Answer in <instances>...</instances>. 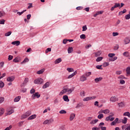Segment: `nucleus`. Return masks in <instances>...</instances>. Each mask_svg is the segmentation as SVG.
<instances>
[{"mask_svg": "<svg viewBox=\"0 0 130 130\" xmlns=\"http://www.w3.org/2000/svg\"><path fill=\"white\" fill-rule=\"evenodd\" d=\"M105 120L106 121H113L114 120V117H110V116H108L106 117Z\"/></svg>", "mask_w": 130, "mask_h": 130, "instance_id": "7", "label": "nucleus"}, {"mask_svg": "<svg viewBox=\"0 0 130 130\" xmlns=\"http://www.w3.org/2000/svg\"><path fill=\"white\" fill-rule=\"evenodd\" d=\"M113 36L115 37V36H118V32H113Z\"/></svg>", "mask_w": 130, "mask_h": 130, "instance_id": "63", "label": "nucleus"}, {"mask_svg": "<svg viewBox=\"0 0 130 130\" xmlns=\"http://www.w3.org/2000/svg\"><path fill=\"white\" fill-rule=\"evenodd\" d=\"M87 80V77L83 74L80 77V81L81 82H85Z\"/></svg>", "mask_w": 130, "mask_h": 130, "instance_id": "6", "label": "nucleus"}, {"mask_svg": "<svg viewBox=\"0 0 130 130\" xmlns=\"http://www.w3.org/2000/svg\"><path fill=\"white\" fill-rule=\"evenodd\" d=\"M37 115L36 114L32 115L30 117L28 118V120H32V119H35V118L37 117Z\"/></svg>", "mask_w": 130, "mask_h": 130, "instance_id": "13", "label": "nucleus"}, {"mask_svg": "<svg viewBox=\"0 0 130 130\" xmlns=\"http://www.w3.org/2000/svg\"><path fill=\"white\" fill-rule=\"evenodd\" d=\"M28 61H29V59H28L27 58H25L24 60L21 62V64H23V63H26V62H28Z\"/></svg>", "mask_w": 130, "mask_h": 130, "instance_id": "37", "label": "nucleus"}, {"mask_svg": "<svg viewBox=\"0 0 130 130\" xmlns=\"http://www.w3.org/2000/svg\"><path fill=\"white\" fill-rule=\"evenodd\" d=\"M115 56V54H114V53H109L108 54V56L109 57H113V56Z\"/></svg>", "mask_w": 130, "mask_h": 130, "instance_id": "51", "label": "nucleus"}, {"mask_svg": "<svg viewBox=\"0 0 130 130\" xmlns=\"http://www.w3.org/2000/svg\"><path fill=\"white\" fill-rule=\"evenodd\" d=\"M126 71L127 75H130V67L127 68Z\"/></svg>", "mask_w": 130, "mask_h": 130, "instance_id": "48", "label": "nucleus"}, {"mask_svg": "<svg viewBox=\"0 0 130 130\" xmlns=\"http://www.w3.org/2000/svg\"><path fill=\"white\" fill-rule=\"evenodd\" d=\"M14 80H15L14 76L9 77L7 79L8 82H13Z\"/></svg>", "mask_w": 130, "mask_h": 130, "instance_id": "9", "label": "nucleus"}, {"mask_svg": "<svg viewBox=\"0 0 130 130\" xmlns=\"http://www.w3.org/2000/svg\"><path fill=\"white\" fill-rule=\"evenodd\" d=\"M21 92H22L23 93H25V92H27V89L26 88H22L21 89Z\"/></svg>", "mask_w": 130, "mask_h": 130, "instance_id": "56", "label": "nucleus"}, {"mask_svg": "<svg viewBox=\"0 0 130 130\" xmlns=\"http://www.w3.org/2000/svg\"><path fill=\"white\" fill-rule=\"evenodd\" d=\"M115 8H119V7H120V4L119 3H115L114 6Z\"/></svg>", "mask_w": 130, "mask_h": 130, "instance_id": "50", "label": "nucleus"}, {"mask_svg": "<svg viewBox=\"0 0 130 130\" xmlns=\"http://www.w3.org/2000/svg\"><path fill=\"white\" fill-rule=\"evenodd\" d=\"M119 107L123 108L125 106V103L124 102H121L118 104Z\"/></svg>", "mask_w": 130, "mask_h": 130, "instance_id": "10", "label": "nucleus"}, {"mask_svg": "<svg viewBox=\"0 0 130 130\" xmlns=\"http://www.w3.org/2000/svg\"><path fill=\"white\" fill-rule=\"evenodd\" d=\"M98 121H99V120H98V119H96L94 120H92L90 122V124H95V123H97V122H98Z\"/></svg>", "mask_w": 130, "mask_h": 130, "instance_id": "12", "label": "nucleus"}, {"mask_svg": "<svg viewBox=\"0 0 130 130\" xmlns=\"http://www.w3.org/2000/svg\"><path fill=\"white\" fill-rule=\"evenodd\" d=\"M127 118L124 117L123 119L121 120L122 123H123V124H126V123L127 122Z\"/></svg>", "mask_w": 130, "mask_h": 130, "instance_id": "16", "label": "nucleus"}, {"mask_svg": "<svg viewBox=\"0 0 130 130\" xmlns=\"http://www.w3.org/2000/svg\"><path fill=\"white\" fill-rule=\"evenodd\" d=\"M102 53V51L99 50L96 52L94 53V54H95V56L96 57H98V56H100Z\"/></svg>", "mask_w": 130, "mask_h": 130, "instance_id": "8", "label": "nucleus"}, {"mask_svg": "<svg viewBox=\"0 0 130 130\" xmlns=\"http://www.w3.org/2000/svg\"><path fill=\"white\" fill-rule=\"evenodd\" d=\"M108 66H109V62H105L103 64V67H104V68H106V67H108Z\"/></svg>", "mask_w": 130, "mask_h": 130, "instance_id": "35", "label": "nucleus"}, {"mask_svg": "<svg viewBox=\"0 0 130 130\" xmlns=\"http://www.w3.org/2000/svg\"><path fill=\"white\" fill-rule=\"evenodd\" d=\"M100 128L101 130H106V127L105 126H101Z\"/></svg>", "mask_w": 130, "mask_h": 130, "instance_id": "64", "label": "nucleus"}, {"mask_svg": "<svg viewBox=\"0 0 130 130\" xmlns=\"http://www.w3.org/2000/svg\"><path fill=\"white\" fill-rule=\"evenodd\" d=\"M123 116H128L130 118V113L129 112H124L123 114Z\"/></svg>", "mask_w": 130, "mask_h": 130, "instance_id": "25", "label": "nucleus"}, {"mask_svg": "<svg viewBox=\"0 0 130 130\" xmlns=\"http://www.w3.org/2000/svg\"><path fill=\"white\" fill-rule=\"evenodd\" d=\"M34 83L35 84H38L39 85H40L43 83V79L42 78H38L34 81Z\"/></svg>", "mask_w": 130, "mask_h": 130, "instance_id": "1", "label": "nucleus"}, {"mask_svg": "<svg viewBox=\"0 0 130 130\" xmlns=\"http://www.w3.org/2000/svg\"><path fill=\"white\" fill-rule=\"evenodd\" d=\"M5 113V110L3 108H0V116Z\"/></svg>", "mask_w": 130, "mask_h": 130, "instance_id": "34", "label": "nucleus"}, {"mask_svg": "<svg viewBox=\"0 0 130 130\" xmlns=\"http://www.w3.org/2000/svg\"><path fill=\"white\" fill-rule=\"evenodd\" d=\"M92 99H96V96H88L83 99V101H90V100H92Z\"/></svg>", "mask_w": 130, "mask_h": 130, "instance_id": "2", "label": "nucleus"}, {"mask_svg": "<svg viewBox=\"0 0 130 130\" xmlns=\"http://www.w3.org/2000/svg\"><path fill=\"white\" fill-rule=\"evenodd\" d=\"M51 51V48H48L46 51H45V53H48V52Z\"/></svg>", "mask_w": 130, "mask_h": 130, "instance_id": "49", "label": "nucleus"}, {"mask_svg": "<svg viewBox=\"0 0 130 130\" xmlns=\"http://www.w3.org/2000/svg\"><path fill=\"white\" fill-rule=\"evenodd\" d=\"M49 124H50V123H52L53 122V119L51 118L48 120Z\"/></svg>", "mask_w": 130, "mask_h": 130, "instance_id": "59", "label": "nucleus"}, {"mask_svg": "<svg viewBox=\"0 0 130 130\" xmlns=\"http://www.w3.org/2000/svg\"><path fill=\"white\" fill-rule=\"evenodd\" d=\"M63 99L64 101H66V102H70V99H69V96H68V95H67L63 96Z\"/></svg>", "mask_w": 130, "mask_h": 130, "instance_id": "15", "label": "nucleus"}, {"mask_svg": "<svg viewBox=\"0 0 130 130\" xmlns=\"http://www.w3.org/2000/svg\"><path fill=\"white\" fill-rule=\"evenodd\" d=\"M102 59H103V57H98L96 59V61H97L98 62H99V61H101Z\"/></svg>", "mask_w": 130, "mask_h": 130, "instance_id": "36", "label": "nucleus"}, {"mask_svg": "<svg viewBox=\"0 0 130 130\" xmlns=\"http://www.w3.org/2000/svg\"><path fill=\"white\" fill-rule=\"evenodd\" d=\"M59 113H60V114H67V111L64 110H61L59 112Z\"/></svg>", "mask_w": 130, "mask_h": 130, "instance_id": "33", "label": "nucleus"}, {"mask_svg": "<svg viewBox=\"0 0 130 130\" xmlns=\"http://www.w3.org/2000/svg\"><path fill=\"white\" fill-rule=\"evenodd\" d=\"M33 100H34V99H35V98H40V94H39V92H36L35 93L32 94V96H31Z\"/></svg>", "mask_w": 130, "mask_h": 130, "instance_id": "3", "label": "nucleus"}, {"mask_svg": "<svg viewBox=\"0 0 130 130\" xmlns=\"http://www.w3.org/2000/svg\"><path fill=\"white\" fill-rule=\"evenodd\" d=\"M20 41H16L12 42V44L13 45H16V46H19L20 45Z\"/></svg>", "mask_w": 130, "mask_h": 130, "instance_id": "11", "label": "nucleus"}, {"mask_svg": "<svg viewBox=\"0 0 130 130\" xmlns=\"http://www.w3.org/2000/svg\"><path fill=\"white\" fill-rule=\"evenodd\" d=\"M103 79V78L102 77L96 78L94 79V82H95V83H99V82H101V81H102Z\"/></svg>", "mask_w": 130, "mask_h": 130, "instance_id": "14", "label": "nucleus"}, {"mask_svg": "<svg viewBox=\"0 0 130 130\" xmlns=\"http://www.w3.org/2000/svg\"><path fill=\"white\" fill-rule=\"evenodd\" d=\"M125 18L126 20H129V19H130L129 14H128V15H125Z\"/></svg>", "mask_w": 130, "mask_h": 130, "instance_id": "55", "label": "nucleus"}, {"mask_svg": "<svg viewBox=\"0 0 130 130\" xmlns=\"http://www.w3.org/2000/svg\"><path fill=\"white\" fill-rule=\"evenodd\" d=\"M73 51H74V49L73 48V47H70L68 48V53H72Z\"/></svg>", "mask_w": 130, "mask_h": 130, "instance_id": "26", "label": "nucleus"}, {"mask_svg": "<svg viewBox=\"0 0 130 130\" xmlns=\"http://www.w3.org/2000/svg\"><path fill=\"white\" fill-rule=\"evenodd\" d=\"M67 70L68 71L69 73H72L74 72V69L73 68H68L67 69Z\"/></svg>", "mask_w": 130, "mask_h": 130, "instance_id": "38", "label": "nucleus"}, {"mask_svg": "<svg viewBox=\"0 0 130 130\" xmlns=\"http://www.w3.org/2000/svg\"><path fill=\"white\" fill-rule=\"evenodd\" d=\"M5 87V83L3 82L2 81H0V88L2 89V88H4Z\"/></svg>", "mask_w": 130, "mask_h": 130, "instance_id": "39", "label": "nucleus"}, {"mask_svg": "<svg viewBox=\"0 0 130 130\" xmlns=\"http://www.w3.org/2000/svg\"><path fill=\"white\" fill-rule=\"evenodd\" d=\"M26 11H27L26 10H23V11H22L21 12H17V15H19V16H21V15H22V14H24V13H25V12H26Z\"/></svg>", "mask_w": 130, "mask_h": 130, "instance_id": "41", "label": "nucleus"}, {"mask_svg": "<svg viewBox=\"0 0 130 130\" xmlns=\"http://www.w3.org/2000/svg\"><path fill=\"white\" fill-rule=\"evenodd\" d=\"M103 117H104V115H103V114H99L98 116V118H99V119H102Z\"/></svg>", "mask_w": 130, "mask_h": 130, "instance_id": "30", "label": "nucleus"}, {"mask_svg": "<svg viewBox=\"0 0 130 130\" xmlns=\"http://www.w3.org/2000/svg\"><path fill=\"white\" fill-rule=\"evenodd\" d=\"M86 94V92L85 91H82L80 92V95H81L82 97H85V95Z\"/></svg>", "mask_w": 130, "mask_h": 130, "instance_id": "43", "label": "nucleus"}, {"mask_svg": "<svg viewBox=\"0 0 130 130\" xmlns=\"http://www.w3.org/2000/svg\"><path fill=\"white\" fill-rule=\"evenodd\" d=\"M80 38L81 39H86V35L85 34H82L80 35Z\"/></svg>", "mask_w": 130, "mask_h": 130, "instance_id": "42", "label": "nucleus"}, {"mask_svg": "<svg viewBox=\"0 0 130 130\" xmlns=\"http://www.w3.org/2000/svg\"><path fill=\"white\" fill-rule=\"evenodd\" d=\"M125 130H130V125L126 124V128H125Z\"/></svg>", "mask_w": 130, "mask_h": 130, "instance_id": "54", "label": "nucleus"}, {"mask_svg": "<svg viewBox=\"0 0 130 130\" xmlns=\"http://www.w3.org/2000/svg\"><path fill=\"white\" fill-rule=\"evenodd\" d=\"M13 61L14 62H19V59L18 58V57H16L13 59Z\"/></svg>", "mask_w": 130, "mask_h": 130, "instance_id": "60", "label": "nucleus"}, {"mask_svg": "<svg viewBox=\"0 0 130 130\" xmlns=\"http://www.w3.org/2000/svg\"><path fill=\"white\" fill-rule=\"evenodd\" d=\"M27 117H28V116H27L26 113H25L21 116V119H24V118H27Z\"/></svg>", "mask_w": 130, "mask_h": 130, "instance_id": "40", "label": "nucleus"}, {"mask_svg": "<svg viewBox=\"0 0 130 130\" xmlns=\"http://www.w3.org/2000/svg\"><path fill=\"white\" fill-rule=\"evenodd\" d=\"M13 59V56L9 55L8 56V60H12Z\"/></svg>", "mask_w": 130, "mask_h": 130, "instance_id": "61", "label": "nucleus"}, {"mask_svg": "<svg viewBox=\"0 0 130 130\" xmlns=\"http://www.w3.org/2000/svg\"><path fill=\"white\" fill-rule=\"evenodd\" d=\"M12 34V31H8V32L5 33V36L8 37L10 36Z\"/></svg>", "mask_w": 130, "mask_h": 130, "instance_id": "47", "label": "nucleus"}, {"mask_svg": "<svg viewBox=\"0 0 130 130\" xmlns=\"http://www.w3.org/2000/svg\"><path fill=\"white\" fill-rule=\"evenodd\" d=\"M124 41L125 44H128V43H129V42H130V40L128 38H126L124 39Z\"/></svg>", "mask_w": 130, "mask_h": 130, "instance_id": "24", "label": "nucleus"}, {"mask_svg": "<svg viewBox=\"0 0 130 130\" xmlns=\"http://www.w3.org/2000/svg\"><path fill=\"white\" fill-rule=\"evenodd\" d=\"M12 113H14V110L13 109H11V110L8 111V112H7L8 115H11V114H12Z\"/></svg>", "mask_w": 130, "mask_h": 130, "instance_id": "32", "label": "nucleus"}, {"mask_svg": "<svg viewBox=\"0 0 130 130\" xmlns=\"http://www.w3.org/2000/svg\"><path fill=\"white\" fill-rule=\"evenodd\" d=\"M5 22H6V20H5V19H2L0 20V24L2 25H5Z\"/></svg>", "mask_w": 130, "mask_h": 130, "instance_id": "52", "label": "nucleus"}, {"mask_svg": "<svg viewBox=\"0 0 130 130\" xmlns=\"http://www.w3.org/2000/svg\"><path fill=\"white\" fill-rule=\"evenodd\" d=\"M87 29H88V28H87V25H84L83 26H82V31H86V30Z\"/></svg>", "mask_w": 130, "mask_h": 130, "instance_id": "44", "label": "nucleus"}, {"mask_svg": "<svg viewBox=\"0 0 130 130\" xmlns=\"http://www.w3.org/2000/svg\"><path fill=\"white\" fill-rule=\"evenodd\" d=\"M49 87V82H46L43 86V89H46V88H48Z\"/></svg>", "mask_w": 130, "mask_h": 130, "instance_id": "20", "label": "nucleus"}, {"mask_svg": "<svg viewBox=\"0 0 130 130\" xmlns=\"http://www.w3.org/2000/svg\"><path fill=\"white\" fill-rule=\"evenodd\" d=\"M26 115H27V117L28 116H30L31 115V111H28L25 113Z\"/></svg>", "mask_w": 130, "mask_h": 130, "instance_id": "53", "label": "nucleus"}, {"mask_svg": "<svg viewBox=\"0 0 130 130\" xmlns=\"http://www.w3.org/2000/svg\"><path fill=\"white\" fill-rule=\"evenodd\" d=\"M67 92L69 94H71L72 90H71V88H67Z\"/></svg>", "mask_w": 130, "mask_h": 130, "instance_id": "62", "label": "nucleus"}, {"mask_svg": "<svg viewBox=\"0 0 130 130\" xmlns=\"http://www.w3.org/2000/svg\"><path fill=\"white\" fill-rule=\"evenodd\" d=\"M45 71V69H41V70L37 72V74H38V75H41L42 74H43V73H44Z\"/></svg>", "mask_w": 130, "mask_h": 130, "instance_id": "19", "label": "nucleus"}, {"mask_svg": "<svg viewBox=\"0 0 130 130\" xmlns=\"http://www.w3.org/2000/svg\"><path fill=\"white\" fill-rule=\"evenodd\" d=\"M76 75H77V71H75V72L72 73L71 75H69L68 77V79H72V78H73V77H74V76H76Z\"/></svg>", "mask_w": 130, "mask_h": 130, "instance_id": "17", "label": "nucleus"}, {"mask_svg": "<svg viewBox=\"0 0 130 130\" xmlns=\"http://www.w3.org/2000/svg\"><path fill=\"white\" fill-rule=\"evenodd\" d=\"M123 55L128 57V56H129V53L128 51H126L123 53Z\"/></svg>", "mask_w": 130, "mask_h": 130, "instance_id": "28", "label": "nucleus"}, {"mask_svg": "<svg viewBox=\"0 0 130 130\" xmlns=\"http://www.w3.org/2000/svg\"><path fill=\"white\" fill-rule=\"evenodd\" d=\"M43 124H49L48 120H46L43 122Z\"/></svg>", "mask_w": 130, "mask_h": 130, "instance_id": "58", "label": "nucleus"}, {"mask_svg": "<svg viewBox=\"0 0 130 130\" xmlns=\"http://www.w3.org/2000/svg\"><path fill=\"white\" fill-rule=\"evenodd\" d=\"M110 101L111 102H116V101H118V99L116 96H112L110 99Z\"/></svg>", "mask_w": 130, "mask_h": 130, "instance_id": "4", "label": "nucleus"}, {"mask_svg": "<svg viewBox=\"0 0 130 130\" xmlns=\"http://www.w3.org/2000/svg\"><path fill=\"white\" fill-rule=\"evenodd\" d=\"M61 61H62V60L61 58H59L55 60L54 63L55 64H57V63H59V62H61Z\"/></svg>", "mask_w": 130, "mask_h": 130, "instance_id": "18", "label": "nucleus"}, {"mask_svg": "<svg viewBox=\"0 0 130 130\" xmlns=\"http://www.w3.org/2000/svg\"><path fill=\"white\" fill-rule=\"evenodd\" d=\"M96 68L98 69V70H103V68H102V65H98L96 66Z\"/></svg>", "mask_w": 130, "mask_h": 130, "instance_id": "46", "label": "nucleus"}, {"mask_svg": "<svg viewBox=\"0 0 130 130\" xmlns=\"http://www.w3.org/2000/svg\"><path fill=\"white\" fill-rule=\"evenodd\" d=\"M109 112H110V111L109 110H108V109L104 110V113L105 114H108V113H109Z\"/></svg>", "mask_w": 130, "mask_h": 130, "instance_id": "45", "label": "nucleus"}, {"mask_svg": "<svg viewBox=\"0 0 130 130\" xmlns=\"http://www.w3.org/2000/svg\"><path fill=\"white\" fill-rule=\"evenodd\" d=\"M5 100V98L4 97H0V104L3 103Z\"/></svg>", "mask_w": 130, "mask_h": 130, "instance_id": "57", "label": "nucleus"}, {"mask_svg": "<svg viewBox=\"0 0 130 130\" xmlns=\"http://www.w3.org/2000/svg\"><path fill=\"white\" fill-rule=\"evenodd\" d=\"M20 99H21V96H18L14 99V102H19V101H20Z\"/></svg>", "mask_w": 130, "mask_h": 130, "instance_id": "22", "label": "nucleus"}, {"mask_svg": "<svg viewBox=\"0 0 130 130\" xmlns=\"http://www.w3.org/2000/svg\"><path fill=\"white\" fill-rule=\"evenodd\" d=\"M85 75V76L86 78H88V77H90V76H91V75H92V72H86L85 74H84Z\"/></svg>", "mask_w": 130, "mask_h": 130, "instance_id": "23", "label": "nucleus"}, {"mask_svg": "<svg viewBox=\"0 0 130 130\" xmlns=\"http://www.w3.org/2000/svg\"><path fill=\"white\" fill-rule=\"evenodd\" d=\"M6 15V13L4 11H0V18H3L4 16Z\"/></svg>", "mask_w": 130, "mask_h": 130, "instance_id": "31", "label": "nucleus"}, {"mask_svg": "<svg viewBox=\"0 0 130 130\" xmlns=\"http://www.w3.org/2000/svg\"><path fill=\"white\" fill-rule=\"evenodd\" d=\"M28 81H29V80L28 79V78H25L23 84L21 85V87H23V86H24V85H26V84H27V83H28Z\"/></svg>", "mask_w": 130, "mask_h": 130, "instance_id": "29", "label": "nucleus"}, {"mask_svg": "<svg viewBox=\"0 0 130 130\" xmlns=\"http://www.w3.org/2000/svg\"><path fill=\"white\" fill-rule=\"evenodd\" d=\"M83 106H84V104L82 103H80L77 105L76 108H80V107H83Z\"/></svg>", "mask_w": 130, "mask_h": 130, "instance_id": "27", "label": "nucleus"}, {"mask_svg": "<svg viewBox=\"0 0 130 130\" xmlns=\"http://www.w3.org/2000/svg\"><path fill=\"white\" fill-rule=\"evenodd\" d=\"M117 59V57L115 56L113 58L111 57L109 59L108 61H114V60H116Z\"/></svg>", "mask_w": 130, "mask_h": 130, "instance_id": "21", "label": "nucleus"}, {"mask_svg": "<svg viewBox=\"0 0 130 130\" xmlns=\"http://www.w3.org/2000/svg\"><path fill=\"white\" fill-rule=\"evenodd\" d=\"M75 117H76V114L75 113H71L70 115V121H73L74 119H75Z\"/></svg>", "mask_w": 130, "mask_h": 130, "instance_id": "5", "label": "nucleus"}]
</instances>
